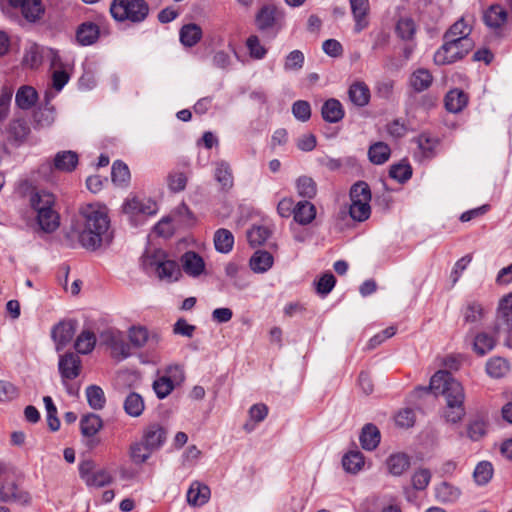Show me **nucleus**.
<instances>
[{
	"label": "nucleus",
	"mask_w": 512,
	"mask_h": 512,
	"mask_svg": "<svg viewBox=\"0 0 512 512\" xmlns=\"http://www.w3.org/2000/svg\"><path fill=\"white\" fill-rule=\"evenodd\" d=\"M78 240L82 247L95 251L103 245H109L113 239L110 219L106 207L99 204H87L80 210L76 224Z\"/></svg>",
	"instance_id": "f257e3e1"
},
{
	"label": "nucleus",
	"mask_w": 512,
	"mask_h": 512,
	"mask_svg": "<svg viewBox=\"0 0 512 512\" xmlns=\"http://www.w3.org/2000/svg\"><path fill=\"white\" fill-rule=\"evenodd\" d=\"M429 389L435 395H443L446 406L444 417L447 422L457 423L465 416V393L462 385L447 371H437L430 380Z\"/></svg>",
	"instance_id": "f03ea898"
},
{
	"label": "nucleus",
	"mask_w": 512,
	"mask_h": 512,
	"mask_svg": "<svg viewBox=\"0 0 512 512\" xmlns=\"http://www.w3.org/2000/svg\"><path fill=\"white\" fill-rule=\"evenodd\" d=\"M141 265L147 274H154L160 281L167 283L179 280L182 275L178 263L169 259L161 250L144 254L141 259Z\"/></svg>",
	"instance_id": "7ed1b4c3"
},
{
	"label": "nucleus",
	"mask_w": 512,
	"mask_h": 512,
	"mask_svg": "<svg viewBox=\"0 0 512 512\" xmlns=\"http://www.w3.org/2000/svg\"><path fill=\"white\" fill-rule=\"evenodd\" d=\"M110 12L117 21L130 20L139 23L147 17L149 7L144 0H114Z\"/></svg>",
	"instance_id": "20e7f679"
},
{
	"label": "nucleus",
	"mask_w": 512,
	"mask_h": 512,
	"mask_svg": "<svg viewBox=\"0 0 512 512\" xmlns=\"http://www.w3.org/2000/svg\"><path fill=\"white\" fill-rule=\"evenodd\" d=\"M0 500L3 502H17L28 504L30 496L27 492L18 488L14 481L13 473L0 463Z\"/></svg>",
	"instance_id": "39448f33"
},
{
	"label": "nucleus",
	"mask_w": 512,
	"mask_h": 512,
	"mask_svg": "<svg viewBox=\"0 0 512 512\" xmlns=\"http://www.w3.org/2000/svg\"><path fill=\"white\" fill-rule=\"evenodd\" d=\"M512 292L503 297L499 304V314L494 326L495 334L503 337L506 346L512 348Z\"/></svg>",
	"instance_id": "423d86ee"
},
{
	"label": "nucleus",
	"mask_w": 512,
	"mask_h": 512,
	"mask_svg": "<svg viewBox=\"0 0 512 512\" xmlns=\"http://www.w3.org/2000/svg\"><path fill=\"white\" fill-rule=\"evenodd\" d=\"M185 379L184 371L179 365L169 366L165 374L153 382V390L157 397L164 399L167 397L176 385L181 384Z\"/></svg>",
	"instance_id": "0eeeda50"
},
{
	"label": "nucleus",
	"mask_w": 512,
	"mask_h": 512,
	"mask_svg": "<svg viewBox=\"0 0 512 512\" xmlns=\"http://www.w3.org/2000/svg\"><path fill=\"white\" fill-rule=\"evenodd\" d=\"M443 45L436 51L434 61L437 65L451 64L462 59L472 49H464L458 40L443 39Z\"/></svg>",
	"instance_id": "6e6552de"
},
{
	"label": "nucleus",
	"mask_w": 512,
	"mask_h": 512,
	"mask_svg": "<svg viewBox=\"0 0 512 512\" xmlns=\"http://www.w3.org/2000/svg\"><path fill=\"white\" fill-rule=\"evenodd\" d=\"M123 211L130 217L144 215L150 216L157 212V204L149 198L133 197L123 204Z\"/></svg>",
	"instance_id": "1a4fd4ad"
},
{
	"label": "nucleus",
	"mask_w": 512,
	"mask_h": 512,
	"mask_svg": "<svg viewBox=\"0 0 512 512\" xmlns=\"http://www.w3.org/2000/svg\"><path fill=\"white\" fill-rule=\"evenodd\" d=\"M10 6L20 8L23 17L29 22L41 19L45 9L41 0H8Z\"/></svg>",
	"instance_id": "9d476101"
},
{
	"label": "nucleus",
	"mask_w": 512,
	"mask_h": 512,
	"mask_svg": "<svg viewBox=\"0 0 512 512\" xmlns=\"http://www.w3.org/2000/svg\"><path fill=\"white\" fill-rule=\"evenodd\" d=\"M470 32L471 28L466 24L464 19L461 18L445 32L443 39L458 40V43L462 44L464 49H472L474 42L469 38Z\"/></svg>",
	"instance_id": "9b49d317"
},
{
	"label": "nucleus",
	"mask_w": 512,
	"mask_h": 512,
	"mask_svg": "<svg viewBox=\"0 0 512 512\" xmlns=\"http://www.w3.org/2000/svg\"><path fill=\"white\" fill-rule=\"evenodd\" d=\"M76 331V322L62 321L59 322L52 329V338L56 343V350H62L67 344H69Z\"/></svg>",
	"instance_id": "f8f14e48"
},
{
	"label": "nucleus",
	"mask_w": 512,
	"mask_h": 512,
	"mask_svg": "<svg viewBox=\"0 0 512 512\" xmlns=\"http://www.w3.org/2000/svg\"><path fill=\"white\" fill-rule=\"evenodd\" d=\"M58 367L63 380H72L80 374L81 360L79 356L69 352L60 357Z\"/></svg>",
	"instance_id": "ddd939ff"
},
{
	"label": "nucleus",
	"mask_w": 512,
	"mask_h": 512,
	"mask_svg": "<svg viewBox=\"0 0 512 512\" xmlns=\"http://www.w3.org/2000/svg\"><path fill=\"white\" fill-rule=\"evenodd\" d=\"M351 6V12L355 21L354 31L360 33L362 30L368 27L369 20L368 14L370 5L368 0H349Z\"/></svg>",
	"instance_id": "4468645a"
},
{
	"label": "nucleus",
	"mask_w": 512,
	"mask_h": 512,
	"mask_svg": "<svg viewBox=\"0 0 512 512\" xmlns=\"http://www.w3.org/2000/svg\"><path fill=\"white\" fill-rule=\"evenodd\" d=\"M100 37V27L91 21L81 23L76 30V40L81 46L95 44Z\"/></svg>",
	"instance_id": "2eb2a0df"
},
{
	"label": "nucleus",
	"mask_w": 512,
	"mask_h": 512,
	"mask_svg": "<svg viewBox=\"0 0 512 512\" xmlns=\"http://www.w3.org/2000/svg\"><path fill=\"white\" fill-rule=\"evenodd\" d=\"M167 437L166 430L159 424L149 425L143 433V441L151 450L159 449L165 442Z\"/></svg>",
	"instance_id": "dca6fc26"
},
{
	"label": "nucleus",
	"mask_w": 512,
	"mask_h": 512,
	"mask_svg": "<svg viewBox=\"0 0 512 512\" xmlns=\"http://www.w3.org/2000/svg\"><path fill=\"white\" fill-rule=\"evenodd\" d=\"M183 270L186 274L197 277L201 275L205 269L203 258L194 251H188L181 257Z\"/></svg>",
	"instance_id": "f3484780"
},
{
	"label": "nucleus",
	"mask_w": 512,
	"mask_h": 512,
	"mask_svg": "<svg viewBox=\"0 0 512 512\" xmlns=\"http://www.w3.org/2000/svg\"><path fill=\"white\" fill-rule=\"evenodd\" d=\"M78 161V154L75 151H60L55 155L52 167L61 172H72L76 168Z\"/></svg>",
	"instance_id": "a211bd4d"
},
{
	"label": "nucleus",
	"mask_w": 512,
	"mask_h": 512,
	"mask_svg": "<svg viewBox=\"0 0 512 512\" xmlns=\"http://www.w3.org/2000/svg\"><path fill=\"white\" fill-rule=\"evenodd\" d=\"M214 177L221 185L222 190L229 191L234 185V178L230 164L225 160L215 162Z\"/></svg>",
	"instance_id": "6ab92c4d"
},
{
	"label": "nucleus",
	"mask_w": 512,
	"mask_h": 512,
	"mask_svg": "<svg viewBox=\"0 0 512 512\" xmlns=\"http://www.w3.org/2000/svg\"><path fill=\"white\" fill-rule=\"evenodd\" d=\"M321 114L326 122L337 123L343 119L344 110L339 100L331 98L322 105Z\"/></svg>",
	"instance_id": "aec40b11"
},
{
	"label": "nucleus",
	"mask_w": 512,
	"mask_h": 512,
	"mask_svg": "<svg viewBox=\"0 0 512 512\" xmlns=\"http://www.w3.org/2000/svg\"><path fill=\"white\" fill-rule=\"evenodd\" d=\"M380 439V431L375 425L369 423L362 428L359 440L363 449L367 451L376 449Z\"/></svg>",
	"instance_id": "412c9836"
},
{
	"label": "nucleus",
	"mask_w": 512,
	"mask_h": 512,
	"mask_svg": "<svg viewBox=\"0 0 512 512\" xmlns=\"http://www.w3.org/2000/svg\"><path fill=\"white\" fill-rule=\"evenodd\" d=\"M485 24L493 29L500 28L507 21V12L501 5H491L484 13Z\"/></svg>",
	"instance_id": "4be33fe9"
},
{
	"label": "nucleus",
	"mask_w": 512,
	"mask_h": 512,
	"mask_svg": "<svg viewBox=\"0 0 512 512\" xmlns=\"http://www.w3.org/2000/svg\"><path fill=\"white\" fill-rule=\"evenodd\" d=\"M210 498V489L207 485L193 482L187 492V501L193 506H202Z\"/></svg>",
	"instance_id": "5701e85b"
},
{
	"label": "nucleus",
	"mask_w": 512,
	"mask_h": 512,
	"mask_svg": "<svg viewBox=\"0 0 512 512\" xmlns=\"http://www.w3.org/2000/svg\"><path fill=\"white\" fill-rule=\"evenodd\" d=\"M294 220L301 224L311 223L316 216V208L309 201H299L293 209Z\"/></svg>",
	"instance_id": "b1692460"
},
{
	"label": "nucleus",
	"mask_w": 512,
	"mask_h": 512,
	"mask_svg": "<svg viewBox=\"0 0 512 512\" xmlns=\"http://www.w3.org/2000/svg\"><path fill=\"white\" fill-rule=\"evenodd\" d=\"M389 473L393 476H401L410 467V458L404 453L390 455L386 460Z\"/></svg>",
	"instance_id": "393cba45"
},
{
	"label": "nucleus",
	"mask_w": 512,
	"mask_h": 512,
	"mask_svg": "<svg viewBox=\"0 0 512 512\" xmlns=\"http://www.w3.org/2000/svg\"><path fill=\"white\" fill-rule=\"evenodd\" d=\"M348 95L351 102L359 107L367 105L370 100V90L361 81L355 82L349 87Z\"/></svg>",
	"instance_id": "a878e982"
},
{
	"label": "nucleus",
	"mask_w": 512,
	"mask_h": 512,
	"mask_svg": "<svg viewBox=\"0 0 512 512\" xmlns=\"http://www.w3.org/2000/svg\"><path fill=\"white\" fill-rule=\"evenodd\" d=\"M435 496L442 503H454L461 496V490L446 481L435 487Z\"/></svg>",
	"instance_id": "bb28decb"
},
{
	"label": "nucleus",
	"mask_w": 512,
	"mask_h": 512,
	"mask_svg": "<svg viewBox=\"0 0 512 512\" xmlns=\"http://www.w3.org/2000/svg\"><path fill=\"white\" fill-rule=\"evenodd\" d=\"M37 100V91L32 86L27 85L20 87L15 96L16 105L22 110L32 108Z\"/></svg>",
	"instance_id": "cd10ccee"
},
{
	"label": "nucleus",
	"mask_w": 512,
	"mask_h": 512,
	"mask_svg": "<svg viewBox=\"0 0 512 512\" xmlns=\"http://www.w3.org/2000/svg\"><path fill=\"white\" fill-rule=\"evenodd\" d=\"M318 163L328 169L329 171H339L343 167H355L357 165V160L353 156H347L344 158H332L330 156H323L318 158Z\"/></svg>",
	"instance_id": "c85d7f7f"
},
{
	"label": "nucleus",
	"mask_w": 512,
	"mask_h": 512,
	"mask_svg": "<svg viewBox=\"0 0 512 512\" xmlns=\"http://www.w3.org/2000/svg\"><path fill=\"white\" fill-rule=\"evenodd\" d=\"M123 408L129 416L134 418L139 417L143 414L145 409L144 399L140 394L130 392L124 400Z\"/></svg>",
	"instance_id": "c756f323"
},
{
	"label": "nucleus",
	"mask_w": 512,
	"mask_h": 512,
	"mask_svg": "<svg viewBox=\"0 0 512 512\" xmlns=\"http://www.w3.org/2000/svg\"><path fill=\"white\" fill-rule=\"evenodd\" d=\"M251 269L256 273H264L273 265V256L264 250L254 252L249 261Z\"/></svg>",
	"instance_id": "7c9ffc66"
},
{
	"label": "nucleus",
	"mask_w": 512,
	"mask_h": 512,
	"mask_svg": "<svg viewBox=\"0 0 512 512\" xmlns=\"http://www.w3.org/2000/svg\"><path fill=\"white\" fill-rule=\"evenodd\" d=\"M180 41L186 47H193L196 45L202 37V29L195 23L184 25L180 29Z\"/></svg>",
	"instance_id": "2f4dec72"
},
{
	"label": "nucleus",
	"mask_w": 512,
	"mask_h": 512,
	"mask_svg": "<svg viewBox=\"0 0 512 512\" xmlns=\"http://www.w3.org/2000/svg\"><path fill=\"white\" fill-rule=\"evenodd\" d=\"M102 427L101 417L94 413L84 415L80 420V430L83 436H95Z\"/></svg>",
	"instance_id": "473e14b6"
},
{
	"label": "nucleus",
	"mask_w": 512,
	"mask_h": 512,
	"mask_svg": "<svg viewBox=\"0 0 512 512\" xmlns=\"http://www.w3.org/2000/svg\"><path fill=\"white\" fill-rule=\"evenodd\" d=\"M468 102L467 95L458 89L451 90L445 97V107L449 112H460Z\"/></svg>",
	"instance_id": "72a5a7b5"
},
{
	"label": "nucleus",
	"mask_w": 512,
	"mask_h": 512,
	"mask_svg": "<svg viewBox=\"0 0 512 512\" xmlns=\"http://www.w3.org/2000/svg\"><path fill=\"white\" fill-rule=\"evenodd\" d=\"M55 203V197L52 193L41 190L36 191L30 197L31 207L37 212L52 209Z\"/></svg>",
	"instance_id": "f704fd0d"
},
{
	"label": "nucleus",
	"mask_w": 512,
	"mask_h": 512,
	"mask_svg": "<svg viewBox=\"0 0 512 512\" xmlns=\"http://www.w3.org/2000/svg\"><path fill=\"white\" fill-rule=\"evenodd\" d=\"M433 77L424 68L415 70L410 76V85L416 92H422L430 87Z\"/></svg>",
	"instance_id": "c9c22d12"
},
{
	"label": "nucleus",
	"mask_w": 512,
	"mask_h": 512,
	"mask_svg": "<svg viewBox=\"0 0 512 512\" xmlns=\"http://www.w3.org/2000/svg\"><path fill=\"white\" fill-rule=\"evenodd\" d=\"M416 31L417 25L410 17H402L396 23L395 32L404 41H412Z\"/></svg>",
	"instance_id": "e433bc0d"
},
{
	"label": "nucleus",
	"mask_w": 512,
	"mask_h": 512,
	"mask_svg": "<svg viewBox=\"0 0 512 512\" xmlns=\"http://www.w3.org/2000/svg\"><path fill=\"white\" fill-rule=\"evenodd\" d=\"M495 337L499 338L495 333L494 336L489 335L486 332L478 333L475 336L474 342H473V349L479 356H484L488 352H490L495 344L496 339Z\"/></svg>",
	"instance_id": "4c0bfd02"
},
{
	"label": "nucleus",
	"mask_w": 512,
	"mask_h": 512,
	"mask_svg": "<svg viewBox=\"0 0 512 512\" xmlns=\"http://www.w3.org/2000/svg\"><path fill=\"white\" fill-rule=\"evenodd\" d=\"M214 245L218 252H230L234 245V236L232 232L225 228L218 229L214 234Z\"/></svg>",
	"instance_id": "58836bf2"
},
{
	"label": "nucleus",
	"mask_w": 512,
	"mask_h": 512,
	"mask_svg": "<svg viewBox=\"0 0 512 512\" xmlns=\"http://www.w3.org/2000/svg\"><path fill=\"white\" fill-rule=\"evenodd\" d=\"M37 221L41 229L45 232H53L59 226V216L52 208L37 213Z\"/></svg>",
	"instance_id": "ea45409f"
},
{
	"label": "nucleus",
	"mask_w": 512,
	"mask_h": 512,
	"mask_svg": "<svg viewBox=\"0 0 512 512\" xmlns=\"http://www.w3.org/2000/svg\"><path fill=\"white\" fill-rule=\"evenodd\" d=\"M390 147L384 142H376L368 150L369 160L376 165L384 164L390 157Z\"/></svg>",
	"instance_id": "a19ab883"
},
{
	"label": "nucleus",
	"mask_w": 512,
	"mask_h": 512,
	"mask_svg": "<svg viewBox=\"0 0 512 512\" xmlns=\"http://www.w3.org/2000/svg\"><path fill=\"white\" fill-rule=\"evenodd\" d=\"M130 342L137 348L143 347L147 342L151 341L157 344L159 337L157 335L149 336V333L144 327H132L129 331Z\"/></svg>",
	"instance_id": "79ce46f5"
},
{
	"label": "nucleus",
	"mask_w": 512,
	"mask_h": 512,
	"mask_svg": "<svg viewBox=\"0 0 512 512\" xmlns=\"http://www.w3.org/2000/svg\"><path fill=\"white\" fill-rule=\"evenodd\" d=\"M272 231L264 225H254L247 231V239L251 246H259L265 243Z\"/></svg>",
	"instance_id": "37998d69"
},
{
	"label": "nucleus",
	"mask_w": 512,
	"mask_h": 512,
	"mask_svg": "<svg viewBox=\"0 0 512 512\" xmlns=\"http://www.w3.org/2000/svg\"><path fill=\"white\" fill-rule=\"evenodd\" d=\"M343 468L349 473H357L364 466V456L360 451H350L342 459Z\"/></svg>",
	"instance_id": "c03bdc74"
},
{
	"label": "nucleus",
	"mask_w": 512,
	"mask_h": 512,
	"mask_svg": "<svg viewBox=\"0 0 512 512\" xmlns=\"http://www.w3.org/2000/svg\"><path fill=\"white\" fill-rule=\"evenodd\" d=\"M96 344V336L89 330H84L75 341V349L80 354L90 353Z\"/></svg>",
	"instance_id": "a18cd8bd"
},
{
	"label": "nucleus",
	"mask_w": 512,
	"mask_h": 512,
	"mask_svg": "<svg viewBox=\"0 0 512 512\" xmlns=\"http://www.w3.org/2000/svg\"><path fill=\"white\" fill-rule=\"evenodd\" d=\"M86 397L89 406L94 410H101L105 406V394L102 388L99 386H88L86 389Z\"/></svg>",
	"instance_id": "49530a36"
},
{
	"label": "nucleus",
	"mask_w": 512,
	"mask_h": 512,
	"mask_svg": "<svg viewBox=\"0 0 512 512\" xmlns=\"http://www.w3.org/2000/svg\"><path fill=\"white\" fill-rule=\"evenodd\" d=\"M487 373L493 378H501L509 371L508 362L501 357H493L486 364Z\"/></svg>",
	"instance_id": "de8ad7c7"
},
{
	"label": "nucleus",
	"mask_w": 512,
	"mask_h": 512,
	"mask_svg": "<svg viewBox=\"0 0 512 512\" xmlns=\"http://www.w3.org/2000/svg\"><path fill=\"white\" fill-rule=\"evenodd\" d=\"M297 192L301 197L313 198L317 193V184L309 176H301L296 181Z\"/></svg>",
	"instance_id": "09e8293b"
},
{
	"label": "nucleus",
	"mask_w": 512,
	"mask_h": 512,
	"mask_svg": "<svg viewBox=\"0 0 512 512\" xmlns=\"http://www.w3.org/2000/svg\"><path fill=\"white\" fill-rule=\"evenodd\" d=\"M276 9L273 6H264L256 16V24L260 30H266L275 23Z\"/></svg>",
	"instance_id": "8fccbe9b"
},
{
	"label": "nucleus",
	"mask_w": 512,
	"mask_h": 512,
	"mask_svg": "<svg viewBox=\"0 0 512 512\" xmlns=\"http://www.w3.org/2000/svg\"><path fill=\"white\" fill-rule=\"evenodd\" d=\"M351 202H370L371 191L367 183L360 181L355 183L350 190Z\"/></svg>",
	"instance_id": "3c124183"
},
{
	"label": "nucleus",
	"mask_w": 512,
	"mask_h": 512,
	"mask_svg": "<svg viewBox=\"0 0 512 512\" xmlns=\"http://www.w3.org/2000/svg\"><path fill=\"white\" fill-rule=\"evenodd\" d=\"M492 475L493 467L488 461L478 463L473 473L474 479L479 485L487 484L491 480Z\"/></svg>",
	"instance_id": "603ef678"
},
{
	"label": "nucleus",
	"mask_w": 512,
	"mask_h": 512,
	"mask_svg": "<svg viewBox=\"0 0 512 512\" xmlns=\"http://www.w3.org/2000/svg\"><path fill=\"white\" fill-rule=\"evenodd\" d=\"M153 451L147 447L144 441L134 443L130 447V457L135 464H142L149 459Z\"/></svg>",
	"instance_id": "864d4df0"
},
{
	"label": "nucleus",
	"mask_w": 512,
	"mask_h": 512,
	"mask_svg": "<svg viewBox=\"0 0 512 512\" xmlns=\"http://www.w3.org/2000/svg\"><path fill=\"white\" fill-rule=\"evenodd\" d=\"M370 202H351L349 214L359 222L365 221L369 218L371 213Z\"/></svg>",
	"instance_id": "5fc2aeb1"
},
{
	"label": "nucleus",
	"mask_w": 512,
	"mask_h": 512,
	"mask_svg": "<svg viewBox=\"0 0 512 512\" xmlns=\"http://www.w3.org/2000/svg\"><path fill=\"white\" fill-rule=\"evenodd\" d=\"M389 176L399 183H404L412 176V168L407 163H398L390 167Z\"/></svg>",
	"instance_id": "6e6d98bb"
},
{
	"label": "nucleus",
	"mask_w": 512,
	"mask_h": 512,
	"mask_svg": "<svg viewBox=\"0 0 512 512\" xmlns=\"http://www.w3.org/2000/svg\"><path fill=\"white\" fill-rule=\"evenodd\" d=\"M112 181L119 185L125 184L130 179L128 166L122 161H115L111 171Z\"/></svg>",
	"instance_id": "4d7b16f0"
},
{
	"label": "nucleus",
	"mask_w": 512,
	"mask_h": 512,
	"mask_svg": "<svg viewBox=\"0 0 512 512\" xmlns=\"http://www.w3.org/2000/svg\"><path fill=\"white\" fill-rule=\"evenodd\" d=\"M43 402L47 412V424L51 431H57L60 427V420L57 417V408L50 396H45Z\"/></svg>",
	"instance_id": "13d9d810"
},
{
	"label": "nucleus",
	"mask_w": 512,
	"mask_h": 512,
	"mask_svg": "<svg viewBox=\"0 0 512 512\" xmlns=\"http://www.w3.org/2000/svg\"><path fill=\"white\" fill-rule=\"evenodd\" d=\"M167 184L172 192L183 191L187 185V176L180 171H173L167 177Z\"/></svg>",
	"instance_id": "bf43d9fd"
},
{
	"label": "nucleus",
	"mask_w": 512,
	"mask_h": 512,
	"mask_svg": "<svg viewBox=\"0 0 512 512\" xmlns=\"http://www.w3.org/2000/svg\"><path fill=\"white\" fill-rule=\"evenodd\" d=\"M111 482V474L105 469H100L98 471H95L89 478H87V481L85 483L88 486L104 487L110 484Z\"/></svg>",
	"instance_id": "052dcab7"
},
{
	"label": "nucleus",
	"mask_w": 512,
	"mask_h": 512,
	"mask_svg": "<svg viewBox=\"0 0 512 512\" xmlns=\"http://www.w3.org/2000/svg\"><path fill=\"white\" fill-rule=\"evenodd\" d=\"M42 62V55L37 45H32L26 50L23 57V64L31 69L39 67Z\"/></svg>",
	"instance_id": "680f3d73"
},
{
	"label": "nucleus",
	"mask_w": 512,
	"mask_h": 512,
	"mask_svg": "<svg viewBox=\"0 0 512 512\" xmlns=\"http://www.w3.org/2000/svg\"><path fill=\"white\" fill-rule=\"evenodd\" d=\"M292 113L294 117L301 121L306 122L311 117V107L309 102L304 100H298L292 105Z\"/></svg>",
	"instance_id": "e2e57ef3"
},
{
	"label": "nucleus",
	"mask_w": 512,
	"mask_h": 512,
	"mask_svg": "<svg viewBox=\"0 0 512 512\" xmlns=\"http://www.w3.org/2000/svg\"><path fill=\"white\" fill-rule=\"evenodd\" d=\"M246 46L249 50V54L254 59H262L267 53L266 48L261 45L258 36L251 35L247 41Z\"/></svg>",
	"instance_id": "0e129e2a"
},
{
	"label": "nucleus",
	"mask_w": 512,
	"mask_h": 512,
	"mask_svg": "<svg viewBox=\"0 0 512 512\" xmlns=\"http://www.w3.org/2000/svg\"><path fill=\"white\" fill-rule=\"evenodd\" d=\"M431 480V472L429 469L421 468L412 475V485L416 490H424Z\"/></svg>",
	"instance_id": "69168bd1"
},
{
	"label": "nucleus",
	"mask_w": 512,
	"mask_h": 512,
	"mask_svg": "<svg viewBox=\"0 0 512 512\" xmlns=\"http://www.w3.org/2000/svg\"><path fill=\"white\" fill-rule=\"evenodd\" d=\"M483 317V308L479 303L471 302L464 310V320L466 323H476Z\"/></svg>",
	"instance_id": "338daca9"
},
{
	"label": "nucleus",
	"mask_w": 512,
	"mask_h": 512,
	"mask_svg": "<svg viewBox=\"0 0 512 512\" xmlns=\"http://www.w3.org/2000/svg\"><path fill=\"white\" fill-rule=\"evenodd\" d=\"M485 433L486 423L483 419H475L468 425L467 435L473 441L479 440Z\"/></svg>",
	"instance_id": "774afa93"
}]
</instances>
